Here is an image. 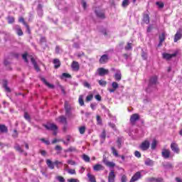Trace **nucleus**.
<instances>
[{
  "mask_svg": "<svg viewBox=\"0 0 182 182\" xmlns=\"http://www.w3.org/2000/svg\"><path fill=\"white\" fill-rule=\"evenodd\" d=\"M182 38V28H178L176 33L174 36L173 42H178Z\"/></svg>",
  "mask_w": 182,
  "mask_h": 182,
  "instance_id": "nucleus-9",
  "label": "nucleus"
},
{
  "mask_svg": "<svg viewBox=\"0 0 182 182\" xmlns=\"http://www.w3.org/2000/svg\"><path fill=\"white\" fill-rule=\"evenodd\" d=\"M161 156L165 159H170V156H171V151H170V149H163L161 151Z\"/></svg>",
  "mask_w": 182,
  "mask_h": 182,
  "instance_id": "nucleus-7",
  "label": "nucleus"
},
{
  "mask_svg": "<svg viewBox=\"0 0 182 182\" xmlns=\"http://www.w3.org/2000/svg\"><path fill=\"white\" fill-rule=\"evenodd\" d=\"M64 107L65 110V116H67L68 117H70V116H72V107H70V105H69V103H68L67 101H65L64 103Z\"/></svg>",
  "mask_w": 182,
  "mask_h": 182,
  "instance_id": "nucleus-3",
  "label": "nucleus"
},
{
  "mask_svg": "<svg viewBox=\"0 0 182 182\" xmlns=\"http://www.w3.org/2000/svg\"><path fill=\"white\" fill-rule=\"evenodd\" d=\"M8 22L9 23H14V22H15V18L12 17V16H9L7 18Z\"/></svg>",
  "mask_w": 182,
  "mask_h": 182,
  "instance_id": "nucleus-47",
  "label": "nucleus"
},
{
  "mask_svg": "<svg viewBox=\"0 0 182 182\" xmlns=\"http://www.w3.org/2000/svg\"><path fill=\"white\" fill-rule=\"evenodd\" d=\"M178 52H175L173 54H170L168 53H164L162 56L164 59H166V60H170V59H171L172 58H176V56H177L178 55Z\"/></svg>",
  "mask_w": 182,
  "mask_h": 182,
  "instance_id": "nucleus-8",
  "label": "nucleus"
},
{
  "mask_svg": "<svg viewBox=\"0 0 182 182\" xmlns=\"http://www.w3.org/2000/svg\"><path fill=\"white\" fill-rule=\"evenodd\" d=\"M116 178V174H114V171L111 170L108 175V182H114Z\"/></svg>",
  "mask_w": 182,
  "mask_h": 182,
  "instance_id": "nucleus-16",
  "label": "nucleus"
},
{
  "mask_svg": "<svg viewBox=\"0 0 182 182\" xmlns=\"http://www.w3.org/2000/svg\"><path fill=\"white\" fill-rule=\"evenodd\" d=\"M87 177L89 178V181L90 182H96V177H95L94 175H92L91 173H87Z\"/></svg>",
  "mask_w": 182,
  "mask_h": 182,
  "instance_id": "nucleus-30",
  "label": "nucleus"
},
{
  "mask_svg": "<svg viewBox=\"0 0 182 182\" xmlns=\"http://www.w3.org/2000/svg\"><path fill=\"white\" fill-rule=\"evenodd\" d=\"M0 132L8 133V127L5 124H0Z\"/></svg>",
  "mask_w": 182,
  "mask_h": 182,
  "instance_id": "nucleus-26",
  "label": "nucleus"
},
{
  "mask_svg": "<svg viewBox=\"0 0 182 182\" xmlns=\"http://www.w3.org/2000/svg\"><path fill=\"white\" fill-rule=\"evenodd\" d=\"M108 60H109V55H107V54H104L100 57L99 60V63H101V65H104V63H107Z\"/></svg>",
  "mask_w": 182,
  "mask_h": 182,
  "instance_id": "nucleus-15",
  "label": "nucleus"
},
{
  "mask_svg": "<svg viewBox=\"0 0 182 182\" xmlns=\"http://www.w3.org/2000/svg\"><path fill=\"white\" fill-rule=\"evenodd\" d=\"M125 50H131L132 49V43H128L127 46L124 48Z\"/></svg>",
  "mask_w": 182,
  "mask_h": 182,
  "instance_id": "nucleus-55",
  "label": "nucleus"
},
{
  "mask_svg": "<svg viewBox=\"0 0 182 182\" xmlns=\"http://www.w3.org/2000/svg\"><path fill=\"white\" fill-rule=\"evenodd\" d=\"M78 102H79L80 106H85V101L83 100V95L79 96Z\"/></svg>",
  "mask_w": 182,
  "mask_h": 182,
  "instance_id": "nucleus-35",
  "label": "nucleus"
},
{
  "mask_svg": "<svg viewBox=\"0 0 182 182\" xmlns=\"http://www.w3.org/2000/svg\"><path fill=\"white\" fill-rule=\"evenodd\" d=\"M55 180H58V182H66V180L62 176H55Z\"/></svg>",
  "mask_w": 182,
  "mask_h": 182,
  "instance_id": "nucleus-34",
  "label": "nucleus"
},
{
  "mask_svg": "<svg viewBox=\"0 0 182 182\" xmlns=\"http://www.w3.org/2000/svg\"><path fill=\"white\" fill-rule=\"evenodd\" d=\"M46 164L48 167L50 168V170H53L55 168V164L53 162H52V161H50V159L46 160Z\"/></svg>",
  "mask_w": 182,
  "mask_h": 182,
  "instance_id": "nucleus-24",
  "label": "nucleus"
},
{
  "mask_svg": "<svg viewBox=\"0 0 182 182\" xmlns=\"http://www.w3.org/2000/svg\"><path fill=\"white\" fill-rule=\"evenodd\" d=\"M156 147H157V140L154 139L151 144V150H156Z\"/></svg>",
  "mask_w": 182,
  "mask_h": 182,
  "instance_id": "nucleus-29",
  "label": "nucleus"
},
{
  "mask_svg": "<svg viewBox=\"0 0 182 182\" xmlns=\"http://www.w3.org/2000/svg\"><path fill=\"white\" fill-rule=\"evenodd\" d=\"M82 8H83L84 9H86L87 8V4L86 3V1H82Z\"/></svg>",
  "mask_w": 182,
  "mask_h": 182,
  "instance_id": "nucleus-61",
  "label": "nucleus"
},
{
  "mask_svg": "<svg viewBox=\"0 0 182 182\" xmlns=\"http://www.w3.org/2000/svg\"><path fill=\"white\" fill-rule=\"evenodd\" d=\"M95 13L96 14V16L97 18H100V19H105L106 18V15L105 14L104 11L102 10H95Z\"/></svg>",
  "mask_w": 182,
  "mask_h": 182,
  "instance_id": "nucleus-12",
  "label": "nucleus"
},
{
  "mask_svg": "<svg viewBox=\"0 0 182 182\" xmlns=\"http://www.w3.org/2000/svg\"><path fill=\"white\" fill-rule=\"evenodd\" d=\"M68 163L70 164L71 166H75L76 164V162L73 160H68Z\"/></svg>",
  "mask_w": 182,
  "mask_h": 182,
  "instance_id": "nucleus-62",
  "label": "nucleus"
},
{
  "mask_svg": "<svg viewBox=\"0 0 182 182\" xmlns=\"http://www.w3.org/2000/svg\"><path fill=\"white\" fill-rule=\"evenodd\" d=\"M171 149L173 153H176V154H178L180 153V148H178V144L176 142H172L171 144Z\"/></svg>",
  "mask_w": 182,
  "mask_h": 182,
  "instance_id": "nucleus-11",
  "label": "nucleus"
},
{
  "mask_svg": "<svg viewBox=\"0 0 182 182\" xmlns=\"http://www.w3.org/2000/svg\"><path fill=\"white\" fill-rule=\"evenodd\" d=\"M112 153L115 157H119V152L114 146L111 147Z\"/></svg>",
  "mask_w": 182,
  "mask_h": 182,
  "instance_id": "nucleus-32",
  "label": "nucleus"
},
{
  "mask_svg": "<svg viewBox=\"0 0 182 182\" xmlns=\"http://www.w3.org/2000/svg\"><path fill=\"white\" fill-rule=\"evenodd\" d=\"M41 141H43V143H45V144H46L47 146H49V144H50V141H49V140L45 139V138H42Z\"/></svg>",
  "mask_w": 182,
  "mask_h": 182,
  "instance_id": "nucleus-53",
  "label": "nucleus"
},
{
  "mask_svg": "<svg viewBox=\"0 0 182 182\" xmlns=\"http://www.w3.org/2000/svg\"><path fill=\"white\" fill-rule=\"evenodd\" d=\"M114 77L117 82H120V80H122V72L119 70H117L114 75Z\"/></svg>",
  "mask_w": 182,
  "mask_h": 182,
  "instance_id": "nucleus-17",
  "label": "nucleus"
},
{
  "mask_svg": "<svg viewBox=\"0 0 182 182\" xmlns=\"http://www.w3.org/2000/svg\"><path fill=\"white\" fill-rule=\"evenodd\" d=\"M68 174H76V171L75 169H68Z\"/></svg>",
  "mask_w": 182,
  "mask_h": 182,
  "instance_id": "nucleus-57",
  "label": "nucleus"
},
{
  "mask_svg": "<svg viewBox=\"0 0 182 182\" xmlns=\"http://www.w3.org/2000/svg\"><path fill=\"white\" fill-rule=\"evenodd\" d=\"M147 181L149 182H158V181H163V178H154V177H151V178H148Z\"/></svg>",
  "mask_w": 182,
  "mask_h": 182,
  "instance_id": "nucleus-25",
  "label": "nucleus"
},
{
  "mask_svg": "<svg viewBox=\"0 0 182 182\" xmlns=\"http://www.w3.org/2000/svg\"><path fill=\"white\" fill-rule=\"evenodd\" d=\"M98 83H99L100 86H106V85H107V82H106L105 80H100L98 81Z\"/></svg>",
  "mask_w": 182,
  "mask_h": 182,
  "instance_id": "nucleus-44",
  "label": "nucleus"
},
{
  "mask_svg": "<svg viewBox=\"0 0 182 182\" xmlns=\"http://www.w3.org/2000/svg\"><path fill=\"white\" fill-rule=\"evenodd\" d=\"M68 182H77V179L76 178H70L67 180Z\"/></svg>",
  "mask_w": 182,
  "mask_h": 182,
  "instance_id": "nucleus-64",
  "label": "nucleus"
},
{
  "mask_svg": "<svg viewBox=\"0 0 182 182\" xmlns=\"http://www.w3.org/2000/svg\"><path fill=\"white\" fill-rule=\"evenodd\" d=\"M158 83H159V77L157 75H154L150 77L149 86H154L156 85H158Z\"/></svg>",
  "mask_w": 182,
  "mask_h": 182,
  "instance_id": "nucleus-5",
  "label": "nucleus"
},
{
  "mask_svg": "<svg viewBox=\"0 0 182 182\" xmlns=\"http://www.w3.org/2000/svg\"><path fill=\"white\" fill-rule=\"evenodd\" d=\"M3 87H4V89L6 90V92L11 93V88H9L8 87V81L7 80H4Z\"/></svg>",
  "mask_w": 182,
  "mask_h": 182,
  "instance_id": "nucleus-28",
  "label": "nucleus"
},
{
  "mask_svg": "<svg viewBox=\"0 0 182 182\" xmlns=\"http://www.w3.org/2000/svg\"><path fill=\"white\" fill-rule=\"evenodd\" d=\"M14 149H16V151H18V153H23L25 151L22 147H21V145L18 144H16L14 146Z\"/></svg>",
  "mask_w": 182,
  "mask_h": 182,
  "instance_id": "nucleus-27",
  "label": "nucleus"
},
{
  "mask_svg": "<svg viewBox=\"0 0 182 182\" xmlns=\"http://www.w3.org/2000/svg\"><path fill=\"white\" fill-rule=\"evenodd\" d=\"M22 58L26 62V63H29V60H28V53H25L22 55Z\"/></svg>",
  "mask_w": 182,
  "mask_h": 182,
  "instance_id": "nucleus-38",
  "label": "nucleus"
},
{
  "mask_svg": "<svg viewBox=\"0 0 182 182\" xmlns=\"http://www.w3.org/2000/svg\"><path fill=\"white\" fill-rule=\"evenodd\" d=\"M16 33L18 36H22L23 35V31H22V29L21 28H17Z\"/></svg>",
  "mask_w": 182,
  "mask_h": 182,
  "instance_id": "nucleus-48",
  "label": "nucleus"
},
{
  "mask_svg": "<svg viewBox=\"0 0 182 182\" xmlns=\"http://www.w3.org/2000/svg\"><path fill=\"white\" fill-rule=\"evenodd\" d=\"M141 58L146 60V59H147V53H144V52H142L141 53Z\"/></svg>",
  "mask_w": 182,
  "mask_h": 182,
  "instance_id": "nucleus-60",
  "label": "nucleus"
},
{
  "mask_svg": "<svg viewBox=\"0 0 182 182\" xmlns=\"http://www.w3.org/2000/svg\"><path fill=\"white\" fill-rule=\"evenodd\" d=\"M97 124H102V118L99 115H97Z\"/></svg>",
  "mask_w": 182,
  "mask_h": 182,
  "instance_id": "nucleus-58",
  "label": "nucleus"
},
{
  "mask_svg": "<svg viewBox=\"0 0 182 182\" xmlns=\"http://www.w3.org/2000/svg\"><path fill=\"white\" fill-rule=\"evenodd\" d=\"M31 63L33 65L34 68L36 69V70L37 72H39L41 70V68H39V65H38V63H36V60H35V58H33V57H31Z\"/></svg>",
  "mask_w": 182,
  "mask_h": 182,
  "instance_id": "nucleus-20",
  "label": "nucleus"
},
{
  "mask_svg": "<svg viewBox=\"0 0 182 182\" xmlns=\"http://www.w3.org/2000/svg\"><path fill=\"white\" fill-rule=\"evenodd\" d=\"M72 151H76V147L70 146L68 149L65 150V152H72Z\"/></svg>",
  "mask_w": 182,
  "mask_h": 182,
  "instance_id": "nucleus-43",
  "label": "nucleus"
},
{
  "mask_svg": "<svg viewBox=\"0 0 182 182\" xmlns=\"http://www.w3.org/2000/svg\"><path fill=\"white\" fill-rule=\"evenodd\" d=\"M93 100V93H90L85 98V102H89Z\"/></svg>",
  "mask_w": 182,
  "mask_h": 182,
  "instance_id": "nucleus-31",
  "label": "nucleus"
},
{
  "mask_svg": "<svg viewBox=\"0 0 182 182\" xmlns=\"http://www.w3.org/2000/svg\"><path fill=\"white\" fill-rule=\"evenodd\" d=\"M55 150L57 151V154H60V151L63 150V148L60 146V145H56L55 147Z\"/></svg>",
  "mask_w": 182,
  "mask_h": 182,
  "instance_id": "nucleus-36",
  "label": "nucleus"
},
{
  "mask_svg": "<svg viewBox=\"0 0 182 182\" xmlns=\"http://www.w3.org/2000/svg\"><path fill=\"white\" fill-rule=\"evenodd\" d=\"M94 171H100L105 170V166L100 164H97L93 166Z\"/></svg>",
  "mask_w": 182,
  "mask_h": 182,
  "instance_id": "nucleus-19",
  "label": "nucleus"
},
{
  "mask_svg": "<svg viewBox=\"0 0 182 182\" xmlns=\"http://www.w3.org/2000/svg\"><path fill=\"white\" fill-rule=\"evenodd\" d=\"M139 149L142 150V151H146L150 149V141L149 140L144 141L140 145Z\"/></svg>",
  "mask_w": 182,
  "mask_h": 182,
  "instance_id": "nucleus-1",
  "label": "nucleus"
},
{
  "mask_svg": "<svg viewBox=\"0 0 182 182\" xmlns=\"http://www.w3.org/2000/svg\"><path fill=\"white\" fill-rule=\"evenodd\" d=\"M99 76H105V75H109V70L105 69L104 68H100L97 70Z\"/></svg>",
  "mask_w": 182,
  "mask_h": 182,
  "instance_id": "nucleus-14",
  "label": "nucleus"
},
{
  "mask_svg": "<svg viewBox=\"0 0 182 182\" xmlns=\"http://www.w3.org/2000/svg\"><path fill=\"white\" fill-rule=\"evenodd\" d=\"M55 122H58V123H61V124H64L65 126H68V119L64 115H60V117L55 118Z\"/></svg>",
  "mask_w": 182,
  "mask_h": 182,
  "instance_id": "nucleus-4",
  "label": "nucleus"
},
{
  "mask_svg": "<svg viewBox=\"0 0 182 182\" xmlns=\"http://www.w3.org/2000/svg\"><path fill=\"white\" fill-rule=\"evenodd\" d=\"M18 22L23 23V25L26 26L28 33H31V28L29 27V25H28V23L25 22V18H23V17H20L18 19Z\"/></svg>",
  "mask_w": 182,
  "mask_h": 182,
  "instance_id": "nucleus-18",
  "label": "nucleus"
},
{
  "mask_svg": "<svg viewBox=\"0 0 182 182\" xmlns=\"http://www.w3.org/2000/svg\"><path fill=\"white\" fill-rule=\"evenodd\" d=\"M156 5H157L160 9H163V8H164V3L161 1H156Z\"/></svg>",
  "mask_w": 182,
  "mask_h": 182,
  "instance_id": "nucleus-40",
  "label": "nucleus"
},
{
  "mask_svg": "<svg viewBox=\"0 0 182 182\" xmlns=\"http://www.w3.org/2000/svg\"><path fill=\"white\" fill-rule=\"evenodd\" d=\"M102 162L104 163V164H105V166L109 162V161L107 160V158H106V156H103Z\"/></svg>",
  "mask_w": 182,
  "mask_h": 182,
  "instance_id": "nucleus-63",
  "label": "nucleus"
},
{
  "mask_svg": "<svg viewBox=\"0 0 182 182\" xmlns=\"http://www.w3.org/2000/svg\"><path fill=\"white\" fill-rule=\"evenodd\" d=\"M41 80L43 82V83H44V85H46V86H48V87H50V89H53L55 87V85L49 83L46 79H45V77H42Z\"/></svg>",
  "mask_w": 182,
  "mask_h": 182,
  "instance_id": "nucleus-22",
  "label": "nucleus"
},
{
  "mask_svg": "<svg viewBox=\"0 0 182 182\" xmlns=\"http://www.w3.org/2000/svg\"><path fill=\"white\" fill-rule=\"evenodd\" d=\"M86 132V127L82 126L79 128L80 134H85Z\"/></svg>",
  "mask_w": 182,
  "mask_h": 182,
  "instance_id": "nucleus-37",
  "label": "nucleus"
},
{
  "mask_svg": "<svg viewBox=\"0 0 182 182\" xmlns=\"http://www.w3.org/2000/svg\"><path fill=\"white\" fill-rule=\"evenodd\" d=\"M112 87L113 89H115V90H117V89H119V84L116 82H113L112 83Z\"/></svg>",
  "mask_w": 182,
  "mask_h": 182,
  "instance_id": "nucleus-45",
  "label": "nucleus"
},
{
  "mask_svg": "<svg viewBox=\"0 0 182 182\" xmlns=\"http://www.w3.org/2000/svg\"><path fill=\"white\" fill-rule=\"evenodd\" d=\"M24 119H26V120H28V122L31 121V116L26 112H24Z\"/></svg>",
  "mask_w": 182,
  "mask_h": 182,
  "instance_id": "nucleus-49",
  "label": "nucleus"
},
{
  "mask_svg": "<svg viewBox=\"0 0 182 182\" xmlns=\"http://www.w3.org/2000/svg\"><path fill=\"white\" fill-rule=\"evenodd\" d=\"M146 166H153V161L150 159H148L145 161Z\"/></svg>",
  "mask_w": 182,
  "mask_h": 182,
  "instance_id": "nucleus-54",
  "label": "nucleus"
},
{
  "mask_svg": "<svg viewBox=\"0 0 182 182\" xmlns=\"http://www.w3.org/2000/svg\"><path fill=\"white\" fill-rule=\"evenodd\" d=\"M129 0H123L122 6L123 8H126V7L129 6Z\"/></svg>",
  "mask_w": 182,
  "mask_h": 182,
  "instance_id": "nucleus-41",
  "label": "nucleus"
},
{
  "mask_svg": "<svg viewBox=\"0 0 182 182\" xmlns=\"http://www.w3.org/2000/svg\"><path fill=\"white\" fill-rule=\"evenodd\" d=\"M53 65H54L55 69H59V67H60V65H61L60 60H59L58 58H55V59L53 60Z\"/></svg>",
  "mask_w": 182,
  "mask_h": 182,
  "instance_id": "nucleus-21",
  "label": "nucleus"
},
{
  "mask_svg": "<svg viewBox=\"0 0 182 182\" xmlns=\"http://www.w3.org/2000/svg\"><path fill=\"white\" fill-rule=\"evenodd\" d=\"M141 178V171H137L135 173L132 178L130 179L129 182H135V181H139Z\"/></svg>",
  "mask_w": 182,
  "mask_h": 182,
  "instance_id": "nucleus-6",
  "label": "nucleus"
},
{
  "mask_svg": "<svg viewBox=\"0 0 182 182\" xmlns=\"http://www.w3.org/2000/svg\"><path fill=\"white\" fill-rule=\"evenodd\" d=\"M71 68L73 70H74L75 72H79V69H80V65H79V62L73 61L71 64Z\"/></svg>",
  "mask_w": 182,
  "mask_h": 182,
  "instance_id": "nucleus-13",
  "label": "nucleus"
},
{
  "mask_svg": "<svg viewBox=\"0 0 182 182\" xmlns=\"http://www.w3.org/2000/svg\"><path fill=\"white\" fill-rule=\"evenodd\" d=\"M84 87H87V89H92V87L90 86V83L87 82V81H85L83 82Z\"/></svg>",
  "mask_w": 182,
  "mask_h": 182,
  "instance_id": "nucleus-52",
  "label": "nucleus"
},
{
  "mask_svg": "<svg viewBox=\"0 0 182 182\" xmlns=\"http://www.w3.org/2000/svg\"><path fill=\"white\" fill-rule=\"evenodd\" d=\"M117 144L118 146V149H121L122 148V138H118L117 140Z\"/></svg>",
  "mask_w": 182,
  "mask_h": 182,
  "instance_id": "nucleus-50",
  "label": "nucleus"
},
{
  "mask_svg": "<svg viewBox=\"0 0 182 182\" xmlns=\"http://www.w3.org/2000/svg\"><path fill=\"white\" fill-rule=\"evenodd\" d=\"M44 127H46V129L47 130H51V131H55V130H58V125L55 124L53 123H50V124H47L44 125Z\"/></svg>",
  "mask_w": 182,
  "mask_h": 182,
  "instance_id": "nucleus-10",
  "label": "nucleus"
},
{
  "mask_svg": "<svg viewBox=\"0 0 182 182\" xmlns=\"http://www.w3.org/2000/svg\"><path fill=\"white\" fill-rule=\"evenodd\" d=\"M82 159L84 161H86V163H89V161H90V157L86 154L82 155Z\"/></svg>",
  "mask_w": 182,
  "mask_h": 182,
  "instance_id": "nucleus-39",
  "label": "nucleus"
},
{
  "mask_svg": "<svg viewBox=\"0 0 182 182\" xmlns=\"http://www.w3.org/2000/svg\"><path fill=\"white\" fill-rule=\"evenodd\" d=\"M122 182H127V176L126 175H123L121 178Z\"/></svg>",
  "mask_w": 182,
  "mask_h": 182,
  "instance_id": "nucleus-59",
  "label": "nucleus"
},
{
  "mask_svg": "<svg viewBox=\"0 0 182 182\" xmlns=\"http://www.w3.org/2000/svg\"><path fill=\"white\" fill-rule=\"evenodd\" d=\"M107 166V167H110L112 168L116 166V164H114V162H110L108 161V162L107 163V164L105 165Z\"/></svg>",
  "mask_w": 182,
  "mask_h": 182,
  "instance_id": "nucleus-42",
  "label": "nucleus"
},
{
  "mask_svg": "<svg viewBox=\"0 0 182 182\" xmlns=\"http://www.w3.org/2000/svg\"><path fill=\"white\" fill-rule=\"evenodd\" d=\"M140 120V115L139 114H133L131 115L129 122L132 126L136 124V122H139Z\"/></svg>",
  "mask_w": 182,
  "mask_h": 182,
  "instance_id": "nucleus-2",
  "label": "nucleus"
},
{
  "mask_svg": "<svg viewBox=\"0 0 182 182\" xmlns=\"http://www.w3.org/2000/svg\"><path fill=\"white\" fill-rule=\"evenodd\" d=\"M63 77H65V79H71L72 75L69 73H64L62 74Z\"/></svg>",
  "mask_w": 182,
  "mask_h": 182,
  "instance_id": "nucleus-46",
  "label": "nucleus"
},
{
  "mask_svg": "<svg viewBox=\"0 0 182 182\" xmlns=\"http://www.w3.org/2000/svg\"><path fill=\"white\" fill-rule=\"evenodd\" d=\"M100 138L103 139V140H106V130H103L101 135H100Z\"/></svg>",
  "mask_w": 182,
  "mask_h": 182,
  "instance_id": "nucleus-51",
  "label": "nucleus"
},
{
  "mask_svg": "<svg viewBox=\"0 0 182 182\" xmlns=\"http://www.w3.org/2000/svg\"><path fill=\"white\" fill-rule=\"evenodd\" d=\"M159 41L164 42L166 41V33H162L161 35H159Z\"/></svg>",
  "mask_w": 182,
  "mask_h": 182,
  "instance_id": "nucleus-33",
  "label": "nucleus"
},
{
  "mask_svg": "<svg viewBox=\"0 0 182 182\" xmlns=\"http://www.w3.org/2000/svg\"><path fill=\"white\" fill-rule=\"evenodd\" d=\"M142 21L144 23H146V25H149V23H150V16H149V14H144Z\"/></svg>",
  "mask_w": 182,
  "mask_h": 182,
  "instance_id": "nucleus-23",
  "label": "nucleus"
},
{
  "mask_svg": "<svg viewBox=\"0 0 182 182\" xmlns=\"http://www.w3.org/2000/svg\"><path fill=\"white\" fill-rule=\"evenodd\" d=\"M134 156H135V157L140 159V157H141V154H140V152L139 151H136L134 152Z\"/></svg>",
  "mask_w": 182,
  "mask_h": 182,
  "instance_id": "nucleus-56",
  "label": "nucleus"
}]
</instances>
